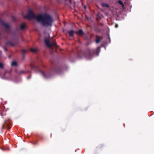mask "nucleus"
Returning <instances> with one entry per match:
<instances>
[{"instance_id": "f257e3e1", "label": "nucleus", "mask_w": 154, "mask_h": 154, "mask_svg": "<svg viewBox=\"0 0 154 154\" xmlns=\"http://www.w3.org/2000/svg\"><path fill=\"white\" fill-rule=\"evenodd\" d=\"M37 20L45 27L51 26L54 21L52 17L47 14H39L38 15Z\"/></svg>"}, {"instance_id": "f03ea898", "label": "nucleus", "mask_w": 154, "mask_h": 154, "mask_svg": "<svg viewBox=\"0 0 154 154\" xmlns=\"http://www.w3.org/2000/svg\"><path fill=\"white\" fill-rule=\"evenodd\" d=\"M100 47H98L96 49H87L83 53L85 57L88 59H91L94 54L98 55L100 51Z\"/></svg>"}, {"instance_id": "7ed1b4c3", "label": "nucleus", "mask_w": 154, "mask_h": 154, "mask_svg": "<svg viewBox=\"0 0 154 154\" xmlns=\"http://www.w3.org/2000/svg\"><path fill=\"white\" fill-rule=\"evenodd\" d=\"M31 68L32 69L34 70L36 72L41 71V74L45 78H48L51 76V75L50 74H48V73H45V72L43 71H41L38 66L35 65H31Z\"/></svg>"}, {"instance_id": "20e7f679", "label": "nucleus", "mask_w": 154, "mask_h": 154, "mask_svg": "<svg viewBox=\"0 0 154 154\" xmlns=\"http://www.w3.org/2000/svg\"><path fill=\"white\" fill-rule=\"evenodd\" d=\"M38 16L35 15L31 9L28 10L27 14L24 16L25 18H27L29 20L32 19H36L37 20Z\"/></svg>"}, {"instance_id": "39448f33", "label": "nucleus", "mask_w": 154, "mask_h": 154, "mask_svg": "<svg viewBox=\"0 0 154 154\" xmlns=\"http://www.w3.org/2000/svg\"><path fill=\"white\" fill-rule=\"evenodd\" d=\"M11 122L10 119L5 121L2 124V129L5 128L9 129L11 128Z\"/></svg>"}, {"instance_id": "423d86ee", "label": "nucleus", "mask_w": 154, "mask_h": 154, "mask_svg": "<svg viewBox=\"0 0 154 154\" xmlns=\"http://www.w3.org/2000/svg\"><path fill=\"white\" fill-rule=\"evenodd\" d=\"M45 42L46 45H47L49 48H52L53 47H56L57 46V45L56 42L54 43H50V41L48 39H45Z\"/></svg>"}, {"instance_id": "0eeeda50", "label": "nucleus", "mask_w": 154, "mask_h": 154, "mask_svg": "<svg viewBox=\"0 0 154 154\" xmlns=\"http://www.w3.org/2000/svg\"><path fill=\"white\" fill-rule=\"evenodd\" d=\"M17 44V42H16L14 43H13L11 41H8L6 42L5 43V45H6V46H8V45H10L12 46H14Z\"/></svg>"}, {"instance_id": "6e6552de", "label": "nucleus", "mask_w": 154, "mask_h": 154, "mask_svg": "<svg viewBox=\"0 0 154 154\" xmlns=\"http://www.w3.org/2000/svg\"><path fill=\"white\" fill-rule=\"evenodd\" d=\"M59 68L57 67H54L51 68V72H56L58 73L59 71H58Z\"/></svg>"}, {"instance_id": "1a4fd4ad", "label": "nucleus", "mask_w": 154, "mask_h": 154, "mask_svg": "<svg viewBox=\"0 0 154 154\" xmlns=\"http://www.w3.org/2000/svg\"><path fill=\"white\" fill-rule=\"evenodd\" d=\"M76 33L80 36H82L84 34V32L82 29H79L77 32H76Z\"/></svg>"}, {"instance_id": "9d476101", "label": "nucleus", "mask_w": 154, "mask_h": 154, "mask_svg": "<svg viewBox=\"0 0 154 154\" xmlns=\"http://www.w3.org/2000/svg\"><path fill=\"white\" fill-rule=\"evenodd\" d=\"M96 38L95 42L97 43H98L100 42L102 37H100L99 36L97 35L96 36Z\"/></svg>"}, {"instance_id": "9b49d317", "label": "nucleus", "mask_w": 154, "mask_h": 154, "mask_svg": "<svg viewBox=\"0 0 154 154\" xmlns=\"http://www.w3.org/2000/svg\"><path fill=\"white\" fill-rule=\"evenodd\" d=\"M29 72V71H25L24 70H20V71H19L18 72V74L19 75H21V74H25L26 73Z\"/></svg>"}, {"instance_id": "f8f14e48", "label": "nucleus", "mask_w": 154, "mask_h": 154, "mask_svg": "<svg viewBox=\"0 0 154 154\" xmlns=\"http://www.w3.org/2000/svg\"><path fill=\"white\" fill-rule=\"evenodd\" d=\"M25 27L26 24L25 23H22L20 25V29L22 30H23L24 29Z\"/></svg>"}, {"instance_id": "ddd939ff", "label": "nucleus", "mask_w": 154, "mask_h": 154, "mask_svg": "<svg viewBox=\"0 0 154 154\" xmlns=\"http://www.w3.org/2000/svg\"><path fill=\"white\" fill-rule=\"evenodd\" d=\"M2 24L3 26L6 29H9L10 28V26L9 25L6 24V23H5L4 22H3L2 23Z\"/></svg>"}, {"instance_id": "4468645a", "label": "nucleus", "mask_w": 154, "mask_h": 154, "mask_svg": "<svg viewBox=\"0 0 154 154\" xmlns=\"http://www.w3.org/2000/svg\"><path fill=\"white\" fill-rule=\"evenodd\" d=\"M68 32L69 34V35L70 36L73 37V33L74 32L72 30H71L70 31H68Z\"/></svg>"}, {"instance_id": "2eb2a0df", "label": "nucleus", "mask_w": 154, "mask_h": 154, "mask_svg": "<svg viewBox=\"0 0 154 154\" xmlns=\"http://www.w3.org/2000/svg\"><path fill=\"white\" fill-rule=\"evenodd\" d=\"M11 65L12 66H17V64L16 61H14L11 62Z\"/></svg>"}, {"instance_id": "dca6fc26", "label": "nucleus", "mask_w": 154, "mask_h": 154, "mask_svg": "<svg viewBox=\"0 0 154 154\" xmlns=\"http://www.w3.org/2000/svg\"><path fill=\"white\" fill-rule=\"evenodd\" d=\"M26 52V51L25 50H23L22 51V55L23 58L24 57V54H25Z\"/></svg>"}, {"instance_id": "f3484780", "label": "nucleus", "mask_w": 154, "mask_h": 154, "mask_svg": "<svg viewBox=\"0 0 154 154\" xmlns=\"http://www.w3.org/2000/svg\"><path fill=\"white\" fill-rule=\"evenodd\" d=\"M30 51L33 52H35L37 51V49L36 48H31Z\"/></svg>"}, {"instance_id": "a211bd4d", "label": "nucleus", "mask_w": 154, "mask_h": 154, "mask_svg": "<svg viewBox=\"0 0 154 154\" xmlns=\"http://www.w3.org/2000/svg\"><path fill=\"white\" fill-rule=\"evenodd\" d=\"M102 6L104 7H106V8H108L109 7V5L108 4H102Z\"/></svg>"}, {"instance_id": "6ab92c4d", "label": "nucleus", "mask_w": 154, "mask_h": 154, "mask_svg": "<svg viewBox=\"0 0 154 154\" xmlns=\"http://www.w3.org/2000/svg\"><path fill=\"white\" fill-rule=\"evenodd\" d=\"M118 3L120 5H121L122 6L124 5V4L120 0H119L118 1Z\"/></svg>"}, {"instance_id": "aec40b11", "label": "nucleus", "mask_w": 154, "mask_h": 154, "mask_svg": "<svg viewBox=\"0 0 154 154\" xmlns=\"http://www.w3.org/2000/svg\"><path fill=\"white\" fill-rule=\"evenodd\" d=\"M7 46H6V45H5L3 47V48L4 49V51L5 52H6L7 51Z\"/></svg>"}, {"instance_id": "412c9836", "label": "nucleus", "mask_w": 154, "mask_h": 154, "mask_svg": "<svg viewBox=\"0 0 154 154\" xmlns=\"http://www.w3.org/2000/svg\"><path fill=\"white\" fill-rule=\"evenodd\" d=\"M4 66L3 64L2 63H0V68L1 69H3Z\"/></svg>"}, {"instance_id": "4be33fe9", "label": "nucleus", "mask_w": 154, "mask_h": 154, "mask_svg": "<svg viewBox=\"0 0 154 154\" xmlns=\"http://www.w3.org/2000/svg\"><path fill=\"white\" fill-rule=\"evenodd\" d=\"M118 25L117 24H116L115 25V27L116 28H117L118 27Z\"/></svg>"}, {"instance_id": "5701e85b", "label": "nucleus", "mask_w": 154, "mask_h": 154, "mask_svg": "<svg viewBox=\"0 0 154 154\" xmlns=\"http://www.w3.org/2000/svg\"><path fill=\"white\" fill-rule=\"evenodd\" d=\"M29 78H30V77H27V78H28V79H29Z\"/></svg>"}, {"instance_id": "b1692460", "label": "nucleus", "mask_w": 154, "mask_h": 154, "mask_svg": "<svg viewBox=\"0 0 154 154\" xmlns=\"http://www.w3.org/2000/svg\"><path fill=\"white\" fill-rule=\"evenodd\" d=\"M109 39L110 40V38L109 37Z\"/></svg>"}]
</instances>
